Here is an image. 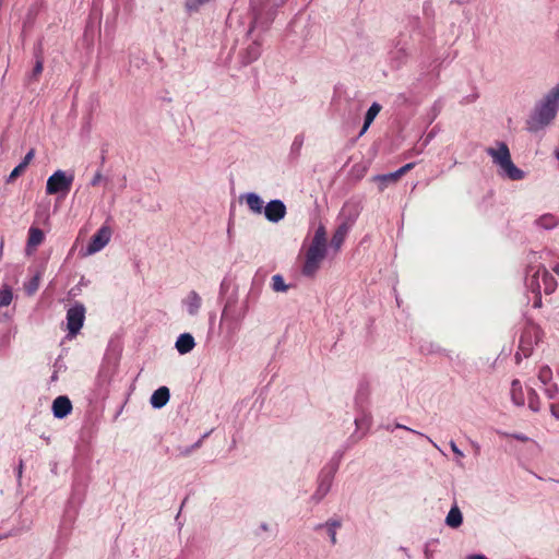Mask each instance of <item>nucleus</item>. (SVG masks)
Returning a JSON list of instances; mask_svg holds the SVG:
<instances>
[{
  "instance_id": "f704fd0d",
  "label": "nucleus",
  "mask_w": 559,
  "mask_h": 559,
  "mask_svg": "<svg viewBox=\"0 0 559 559\" xmlns=\"http://www.w3.org/2000/svg\"><path fill=\"white\" fill-rule=\"evenodd\" d=\"M451 450L457 455V456H464L463 452L456 447L454 441L450 442Z\"/></svg>"
},
{
  "instance_id": "0eeeda50",
  "label": "nucleus",
  "mask_w": 559,
  "mask_h": 559,
  "mask_svg": "<svg viewBox=\"0 0 559 559\" xmlns=\"http://www.w3.org/2000/svg\"><path fill=\"white\" fill-rule=\"evenodd\" d=\"M85 319V308L82 305L70 308L67 312V328L71 335H75L81 328Z\"/></svg>"
},
{
  "instance_id": "412c9836",
  "label": "nucleus",
  "mask_w": 559,
  "mask_h": 559,
  "mask_svg": "<svg viewBox=\"0 0 559 559\" xmlns=\"http://www.w3.org/2000/svg\"><path fill=\"white\" fill-rule=\"evenodd\" d=\"M537 378L543 384H545V385L549 384L552 380L551 369L546 365L542 366L538 370Z\"/></svg>"
},
{
  "instance_id": "7ed1b4c3",
  "label": "nucleus",
  "mask_w": 559,
  "mask_h": 559,
  "mask_svg": "<svg viewBox=\"0 0 559 559\" xmlns=\"http://www.w3.org/2000/svg\"><path fill=\"white\" fill-rule=\"evenodd\" d=\"M486 152L492 157L493 163L501 168L504 176L509 179L521 180L524 178V173L513 164L509 147L506 143L500 142L498 148L488 147Z\"/></svg>"
},
{
  "instance_id": "c9c22d12",
  "label": "nucleus",
  "mask_w": 559,
  "mask_h": 559,
  "mask_svg": "<svg viewBox=\"0 0 559 559\" xmlns=\"http://www.w3.org/2000/svg\"><path fill=\"white\" fill-rule=\"evenodd\" d=\"M328 532H329V535H330V538H331V543L333 545H335L336 542H337L336 540V532L334 530H328Z\"/></svg>"
},
{
  "instance_id": "4468645a",
  "label": "nucleus",
  "mask_w": 559,
  "mask_h": 559,
  "mask_svg": "<svg viewBox=\"0 0 559 559\" xmlns=\"http://www.w3.org/2000/svg\"><path fill=\"white\" fill-rule=\"evenodd\" d=\"M348 225L347 224H342L337 227V229L335 230V233L333 234L332 236V239H331V246L337 251L341 249L342 245L344 243V240L346 238V235L348 233Z\"/></svg>"
},
{
  "instance_id": "1a4fd4ad",
  "label": "nucleus",
  "mask_w": 559,
  "mask_h": 559,
  "mask_svg": "<svg viewBox=\"0 0 559 559\" xmlns=\"http://www.w3.org/2000/svg\"><path fill=\"white\" fill-rule=\"evenodd\" d=\"M72 411V404L68 396L60 395L55 399L52 403L53 416L57 418H64Z\"/></svg>"
},
{
  "instance_id": "58836bf2",
  "label": "nucleus",
  "mask_w": 559,
  "mask_h": 559,
  "mask_svg": "<svg viewBox=\"0 0 559 559\" xmlns=\"http://www.w3.org/2000/svg\"><path fill=\"white\" fill-rule=\"evenodd\" d=\"M468 559H488L484 555H472Z\"/></svg>"
},
{
  "instance_id": "5701e85b",
  "label": "nucleus",
  "mask_w": 559,
  "mask_h": 559,
  "mask_svg": "<svg viewBox=\"0 0 559 559\" xmlns=\"http://www.w3.org/2000/svg\"><path fill=\"white\" fill-rule=\"evenodd\" d=\"M247 53H248L247 62H252V61L257 60L259 58V56L261 55L260 45L258 43H252L247 48Z\"/></svg>"
},
{
  "instance_id": "473e14b6",
  "label": "nucleus",
  "mask_w": 559,
  "mask_h": 559,
  "mask_svg": "<svg viewBox=\"0 0 559 559\" xmlns=\"http://www.w3.org/2000/svg\"><path fill=\"white\" fill-rule=\"evenodd\" d=\"M341 522L337 521V520H329L326 523H325V526L328 527V530H336L338 527H341Z\"/></svg>"
},
{
  "instance_id": "9b49d317",
  "label": "nucleus",
  "mask_w": 559,
  "mask_h": 559,
  "mask_svg": "<svg viewBox=\"0 0 559 559\" xmlns=\"http://www.w3.org/2000/svg\"><path fill=\"white\" fill-rule=\"evenodd\" d=\"M195 346L194 338L189 333L180 334L176 342V348L180 354L190 353Z\"/></svg>"
},
{
  "instance_id": "aec40b11",
  "label": "nucleus",
  "mask_w": 559,
  "mask_h": 559,
  "mask_svg": "<svg viewBox=\"0 0 559 559\" xmlns=\"http://www.w3.org/2000/svg\"><path fill=\"white\" fill-rule=\"evenodd\" d=\"M13 300V293L9 286L0 288V308L8 307Z\"/></svg>"
},
{
  "instance_id": "39448f33",
  "label": "nucleus",
  "mask_w": 559,
  "mask_h": 559,
  "mask_svg": "<svg viewBox=\"0 0 559 559\" xmlns=\"http://www.w3.org/2000/svg\"><path fill=\"white\" fill-rule=\"evenodd\" d=\"M74 176L67 175L63 170L55 171L47 180L46 192L47 194L62 193L67 194L72 187Z\"/></svg>"
},
{
  "instance_id": "37998d69",
  "label": "nucleus",
  "mask_w": 559,
  "mask_h": 559,
  "mask_svg": "<svg viewBox=\"0 0 559 559\" xmlns=\"http://www.w3.org/2000/svg\"><path fill=\"white\" fill-rule=\"evenodd\" d=\"M556 157L559 159V151L556 153Z\"/></svg>"
},
{
  "instance_id": "f03ea898",
  "label": "nucleus",
  "mask_w": 559,
  "mask_h": 559,
  "mask_svg": "<svg viewBox=\"0 0 559 559\" xmlns=\"http://www.w3.org/2000/svg\"><path fill=\"white\" fill-rule=\"evenodd\" d=\"M559 109V83L544 98L530 121V130L537 131L549 124Z\"/></svg>"
},
{
  "instance_id": "4be33fe9",
  "label": "nucleus",
  "mask_w": 559,
  "mask_h": 559,
  "mask_svg": "<svg viewBox=\"0 0 559 559\" xmlns=\"http://www.w3.org/2000/svg\"><path fill=\"white\" fill-rule=\"evenodd\" d=\"M390 174L378 175L373 178L374 181L379 182V190L383 191L390 183L396 182L399 179H391Z\"/></svg>"
},
{
  "instance_id": "e433bc0d",
  "label": "nucleus",
  "mask_w": 559,
  "mask_h": 559,
  "mask_svg": "<svg viewBox=\"0 0 559 559\" xmlns=\"http://www.w3.org/2000/svg\"><path fill=\"white\" fill-rule=\"evenodd\" d=\"M534 307L539 308L542 307V296L540 293H536V298L534 300Z\"/></svg>"
},
{
  "instance_id": "2eb2a0df",
  "label": "nucleus",
  "mask_w": 559,
  "mask_h": 559,
  "mask_svg": "<svg viewBox=\"0 0 559 559\" xmlns=\"http://www.w3.org/2000/svg\"><path fill=\"white\" fill-rule=\"evenodd\" d=\"M245 200H246V203L248 205V207L255 214H261L262 211H263V201L262 199L251 192V193H247L245 197Z\"/></svg>"
},
{
  "instance_id": "f8f14e48",
  "label": "nucleus",
  "mask_w": 559,
  "mask_h": 559,
  "mask_svg": "<svg viewBox=\"0 0 559 559\" xmlns=\"http://www.w3.org/2000/svg\"><path fill=\"white\" fill-rule=\"evenodd\" d=\"M185 304L187 306L189 314L195 316L199 312V309L201 308L202 299L197 292L192 290L188 294L187 298L185 299Z\"/></svg>"
},
{
  "instance_id": "cd10ccee",
  "label": "nucleus",
  "mask_w": 559,
  "mask_h": 559,
  "mask_svg": "<svg viewBox=\"0 0 559 559\" xmlns=\"http://www.w3.org/2000/svg\"><path fill=\"white\" fill-rule=\"evenodd\" d=\"M25 169H26V168H25L23 165L19 164V165H17V166H16V167L11 171V174H10V176H9V181H12V180H14L15 178H17L20 175H22V174L24 173V170H25Z\"/></svg>"
},
{
  "instance_id": "20e7f679",
  "label": "nucleus",
  "mask_w": 559,
  "mask_h": 559,
  "mask_svg": "<svg viewBox=\"0 0 559 559\" xmlns=\"http://www.w3.org/2000/svg\"><path fill=\"white\" fill-rule=\"evenodd\" d=\"M527 286L534 293L539 294L543 289L546 295H549L556 290L557 282L544 266H538L527 280Z\"/></svg>"
},
{
  "instance_id": "7c9ffc66",
  "label": "nucleus",
  "mask_w": 559,
  "mask_h": 559,
  "mask_svg": "<svg viewBox=\"0 0 559 559\" xmlns=\"http://www.w3.org/2000/svg\"><path fill=\"white\" fill-rule=\"evenodd\" d=\"M43 69H44V66H43V60L38 59L35 63V67L33 69V75L35 78H37L38 75L41 74L43 72Z\"/></svg>"
},
{
  "instance_id": "6e6552de",
  "label": "nucleus",
  "mask_w": 559,
  "mask_h": 559,
  "mask_svg": "<svg viewBox=\"0 0 559 559\" xmlns=\"http://www.w3.org/2000/svg\"><path fill=\"white\" fill-rule=\"evenodd\" d=\"M264 209V215L269 222L277 223L286 215V205L281 200L270 201Z\"/></svg>"
},
{
  "instance_id": "ddd939ff",
  "label": "nucleus",
  "mask_w": 559,
  "mask_h": 559,
  "mask_svg": "<svg viewBox=\"0 0 559 559\" xmlns=\"http://www.w3.org/2000/svg\"><path fill=\"white\" fill-rule=\"evenodd\" d=\"M510 394L511 400L515 405L523 406L525 404V396L520 380L515 379L512 381Z\"/></svg>"
},
{
  "instance_id": "a211bd4d",
  "label": "nucleus",
  "mask_w": 559,
  "mask_h": 559,
  "mask_svg": "<svg viewBox=\"0 0 559 559\" xmlns=\"http://www.w3.org/2000/svg\"><path fill=\"white\" fill-rule=\"evenodd\" d=\"M44 239L45 236L41 229L37 227H31L28 230L27 247L36 248L44 241Z\"/></svg>"
},
{
  "instance_id": "423d86ee",
  "label": "nucleus",
  "mask_w": 559,
  "mask_h": 559,
  "mask_svg": "<svg viewBox=\"0 0 559 559\" xmlns=\"http://www.w3.org/2000/svg\"><path fill=\"white\" fill-rule=\"evenodd\" d=\"M112 230L108 225H103L91 238L86 251L87 254H94L100 251L109 241Z\"/></svg>"
},
{
  "instance_id": "79ce46f5",
  "label": "nucleus",
  "mask_w": 559,
  "mask_h": 559,
  "mask_svg": "<svg viewBox=\"0 0 559 559\" xmlns=\"http://www.w3.org/2000/svg\"><path fill=\"white\" fill-rule=\"evenodd\" d=\"M396 427H397V428H404V429H407V430H409V429H408L407 427H405V426H402V425H396Z\"/></svg>"
},
{
  "instance_id": "bb28decb",
  "label": "nucleus",
  "mask_w": 559,
  "mask_h": 559,
  "mask_svg": "<svg viewBox=\"0 0 559 559\" xmlns=\"http://www.w3.org/2000/svg\"><path fill=\"white\" fill-rule=\"evenodd\" d=\"M415 166L414 163H408L404 166H402L399 170L394 173H390V178L392 179H400L402 176H404L407 171H409Z\"/></svg>"
},
{
  "instance_id": "dca6fc26",
  "label": "nucleus",
  "mask_w": 559,
  "mask_h": 559,
  "mask_svg": "<svg viewBox=\"0 0 559 559\" xmlns=\"http://www.w3.org/2000/svg\"><path fill=\"white\" fill-rule=\"evenodd\" d=\"M462 521H463V516H462V513H461L459 507H456V506L452 507L447 515V519H445L447 525L450 527L456 528L462 524Z\"/></svg>"
},
{
  "instance_id": "ea45409f",
  "label": "nucleus",
  "mask_w": 559,
  "mask_h": 559,
  "mask_svg": "<svg viewBox=\"0 0 559 559\" xmlns=\"http://www.w3.org/2000/svg\"><path fill=\"white\" fill-rule=\"evenodd\" d=\"M3 246H4V240H3V238H2V239H1L0 255L2 254Z\"/></svg>"
},
{
  "instance_id": "a878e982",
  "label": "nucleus",
  "mask_w": 559,
  "mask_h": 559,
  "mask_svg": "<svg viewBox=\"0 0 559 559\" xmlns=\"http://www.w3.org/2000/svg\"><path fill=\"white\" fill-rule=\"evenodd\" d=\"M210 0H186L185 7L189 12H197L199 9L207 3Z\"/></svg>"
},
{
  "instance_id": "4c0bfd02",
  "label": "nucleus",
  "mask_w": 559,
  "mask_h": 559,
  "mask_svg": "<svg viewBox=\"0 0 559 559\" xmlns=\"http://www.w3.org/2000/svg\"><path fill=\"white\" fill-rule=\"evenodd\" d=\"M523 343H524V336H522V337H521V345H520V348L523 350V353H524V355H525V356H528V355H530V353H531V349H530V348H525V347L523 346Z\"/></svg>"
},
{
  "instance_id": "f3484780",
  "label": "nucleus",
  "mask_w": 559,
  "mask_h": 559,
  "mask_svg": "<svg viewBox=\"0 0 559 559\" xmlns=\"http://www.w3.org/2000/svg\"><path fill=\"white\" fill-rule=\"evenodd\" d=\"M380 110H381V106L378 103H373L369 107V109L367 110V114L365 116V122H364L362 129L360 131V134H364L368 130V128L370 127V124L372 123L374 118L378 116Z\"/></svg>"
},
{
  "instance_id": "72a5a7b5",
  "label": "nucleus",
  "mask_w": 559,
  "mask_h": 559,
  "mask_svg": "<svg viewBox=\"0 0 559 559\" xmlns=\"http://www.w3.org/2000/svg\"><path fill=\"white\" fill-rule=\"evenodd\" d=\"M102 179H103V175H102V173H100V171H97V173L94 175V177H93V179H92V181H91V185H92L93 187H95V186H97V185L100 182V180H102Z\"/></svg>"
},
{
  "instance_id": "393cba45",
  "label": "nucleus",
  "mask_w": 559,
  "mask_h": 559,
  "mask_svg": "<svg viewBox=\"0 0 559 559\" xmlns=\"http://www.w3.org/2000/svg\"><path fill=\"white\" fill-rule=\"evenodd\" d=\"M272 287L275 292H286L288 289V286L281 275H274L272 277Z\"/></svg>"
},
{
  "instance_id": "c85d7f7f",
  "label": "nucleus",
  "mask_w": 559,
  "mask_h": 559,
  "mask_svg": "<svg viewBox=\"0 0 559 559\" xmlns=\"http://www.w3.org/2000/svg\"><path fill=\"white\" fill-rule=\"evenodd\" d=\"M545 394L549 400H555L558 394L557 384H551L550 386L545 389Z\"/></svg>"
},
{
  "instance_id": "9d476101",
  "label": "nucleus",
  "mask_w": 559,
  "mask_h": 559,
  "mask_svg": "<svg viewBox=\"0 0 559 559\" xmlns=\"http://www.w3.org/2000/svg\"><path fill=\"white\" fill-rule=\"evenodd\" d=\"M170 393L167 386H160L151 396V404L155 408H160L169 401Z\"/></svg>"
},
{
  "instance_id": "f257e3e1",
  "label": "nucleus",
  "mask_w": 559,
  "mask_h": 559,
  "mask_svg": "<svg viewBox=\"0 0 559 559\" xmlns=\"http://www.w3.org/2000/svg\"><path fill=\"white\" fill-rule=\"evenodd\" d=\"M326 257V231L324 226H319L311 239L309 247L305 252V262L302 274L307 277H313Z\"/></svg>"
},
{
  "instance_id": "6ab92c4d",
  "label": "nucleus",
  "mask_w": 559,
  "mask_h": 559,
  "mask_svg": "<svg viewBox=\"0 0 559 559\" xmlns=\"http://www.w3.org/2000/svg\"><path fill=\"white\" fill-rule=\"evenodd\" d=\"M528 407L535 413L539 412L542 408L540 399L534 389L528 390Z\"/></svg>"
},
{
  "instance_id": "c756f323",
  "label": "nucleus",
  "mask_w": 559,
  "mask_h": 559,
  "mask_svg": "<svg viewBox=\"0 0 559 559\" xmlns=\"http://www.w3.org/2000/svg\"><path fill=\"white\" fill-rule=\"evenodd\" d=\"M35 156V151L32 148L23 158V160L20 163L21 165H23L25 168L29 165V163L32 162V159L34 158Z\"/></svg>"
},
{
  "instance_id": "a19ab883",
  "label": "nucleus",
  "mask_w": 559,
  "mask_h": 559,
  "mask_svg": "<svg viewBox=\"0 0 559 559\" xmlns=\"http://www.w3.org/2000/svg\"><path fill=\"white\" fill-rule=\"evenodd\" d=\"M552 270H554L557 274H559V265L555 266Z\"/></svg>"
},
{
  "instance_id": "2f4dec72",
  "label": "nucleus",
  "mask_w": 559,
  "mask_h": 559,
  "mask_svg": "<svg viewBox=\"0 0 559 559\" xmlns=\"http://www.w3.org/2000/svg\"><path fill=\"white\" fill-rule=\"evenodd\" d=\"M550 413L555 418L559 419V402H552L550 404Z\"/></svg>"
},
{
  "instance_id": "b1692460",
  "label": "nucleus",
  "mask_w": 559,
  "mask_h": 559,
  "mask_svg": "<svg viewBox=\"0 0 559 559\" xmlns=\"http://www.w3.org/2000/svg\"><path fill=\"white\" fill-rule=\"evenodd\" d=\"M538 225L545 227V228H552L557 225L556 217L551 214L543 215L537 221Z\"/></svg>"
}]
</instances>
